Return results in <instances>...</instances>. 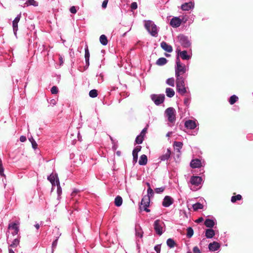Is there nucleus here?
Wrapping results in <instances>:
<instances>
[{
  "instance_id": "33",
  "label": "nucleus",
  "mask_w": 253,
  "mask_h": 253,
  "mask_svg": "<svg viewBox=\"0 0 253 253\" xmlns=\"http://www.w3.org/2000/svg\"><path fill=\"white\" fill-rule=\"evenodd\" d=\"M193 208L195 211H197L199 209H202L203 206L200 203H196L193 205Z\"/></svg>"
},
{
  "instance_id": "24",
  "label": "nucleus",
  "mask_w": 253,
  "mask_h": 253,
  "mask_svg": "<svg viewBox=\"0 0 253 253\" xmlns=\"http://www.w3.org/2000/svg\"><path fill=\"white\" fill-rule=\"evenodd\" d=\"M215 222L213 220L211 219H207L205 221V225L207 227L212 228L214 226Z\"/></svg>"
},
{
  "instance_id": "43",
  "label": "nucleus",
  "mask_w": 253,
  "mask_h": 253,
  "mask_svg": "<svg viewBox=\"0 0 253 253\" xmlns=\"http://www.w3.org/2000/svg\"><path fill=\"white\" fill-rule=\"evenodd\" d=\"M50 91L52 94H55L58 93V89L56 86H53L51 87Z\"/></svg>"
},
{
  "instance_id": "32",
  "label": "nucleus",
  "mask_w": 253,
  "mask_h": 253,
  "mask_svg": "<svg viewBox=\"0 0 253 253\" xmlns=\"http://www.w3.org/2000/svg\"><path fill=\"white\" fill-rule=\"evenodd\" d=\"M238 97L236 95H233L230 97L229 102L230 104L233 105L238 100Z\"/></svg>"
},
{
  "instance_id": "52",
  "label": "nucleus",
  "mask_w": 253,
  "mask_h": 253,
  "mask_svg": "<svg viewBox=\"0 0 253 253\" xmlns=\"http://www.w3.org/2000/svg\"><path fill=\"white\" fill-rule=\"evenodd\" d=\"M108 1L109 0H104L103 2H102V7L103 8V9H105L107 7V3L108 2Z\"/></svg>"
},
{
  "instance_id": "9",
  "label": "nucleus",
  "mask_w": 253,
  "mask_h": 253,
  "mask_svg": "<svg viewBox=\"0 0 253 253\" xmlns=\"http://www.w3.org/2000/svg\"><path fill=\"white\" fill-rule=\"evenodd\" d=\"M187 21V19H186L185 20H184V18L182 19H180L178 17H174L172 18L170 22V25L174 28H177L180 26V24H181L182 22H183L184 23H185Z\"/></svg>"
},
{
  "instance_id": "41",
  "label": "nucleus",
  "mask_w": 253,
  "mask_h": 253,
  "mask_svg": "<svg viewBox=\"0 0 253 253\" xmlns=\"http://www.w3.org/2000/svg\"><path fill=\"white\" fill-rule=\"evenodd\" d=\"M84 50H85V54H84L85 59H89L90 54H89V50L88 49L87 45L85 46Z\"/></svg>"
},
{
  "instance_id": "35",
  "label": "nucleus",
  "mask_w": 253,
  "mask_h": 253,
  "mask_svg": "<svg viewBox=\"0 0 253 253\" xmlns=\"http://www.w3.org/2000/svg\"><path fill=\"white\" fill-rule=\"evenodd\" d=\"M13 30L14 35L17 36V31L18 30V23H15L14 21L12 22Z\"/></svg>"
},
{
  "instance_id": "61",
  "label": "nucleus",
  "mask_w": 253,
  "mask_h": 253,
  "mask_svg": "<svg viewBox=\"0 0 253 253\" xmlns=\"http://www.w3.org/2000/svg\"><path fill=\"white\" fill-rule=\"evenodd\" d=\"M204 220V219L203 217H200L198 219L196 220V222L197 223H200L202 222Z\"/></svg>"
},
{
  "instance_id": "50",
  "label": "nucleus",
  "mask_w": 253,
  "mask_h": 253,
  "mask_svg": "<svg viewBox=\"0 0 253 253\" xmlns=\"http://www.w3.org/2000/svg\"><path fill=\"white\" fill-rule=\"evenodd\" d=\"M70 11L71 13L75 14L77 12L76 7L74 6H72L70 8Z\"/></svg>"
},
{
  "instance_id": "55",
  "label": "nucleus",
  "mask_w": 253,
  "mask_h": 253,
  "mask_svg": "<svg viewBox=\"0 0 253 253\" xmlns=\"http://www.w3.org/2000/svg\"><path fill=\"white\" fill-rule=\"evenodd\" d=\"M48 102L49 104L52 106L56 104V101L54 99H51Z\"/></svg>"
},
{
  "instance_id": "22",
  "label": "nucleus",
  "mask_w": 253,
  "mask_h": 253,
  "mask_svg": "<svg viewBox=\"0 0 253 253\" xmlns=\"http://www.w3.org/2000/svg\"><path fill=\"white\" fill-rule=\"evenodd\" d=\"M143 231L139 226L135 227V235L137 237L141 238L143 237Z\"/></svg>"
},
{
  "instance_id": "13",
  "label": "nucleus",
  "mask_w": 253,
  "mask_h": 253,
  "mask_svg": "<svg viewBox=\"0 0 253 253\" xmlns=\"http://www.w3.org/2000/svg\"><path fill=\"white\" fill-rule=\"evenodd\" d=\"M173 203V200L172 198L169 196H166L163 200V206L164 207H169Z\"/></svg>"
},
{
  "instance_id": "7",
  "label": "nucleus",
  "mask_w": 253,
  "mask_h": 253,
  "mask_svg": "<svg viewBox=\"0 0 253 253\" xmlns=\"http://www.w3.org/2000/svg\"><path fill=\"white\" fill-rule=\"evenodd\" d=\"M181 45L185 48H188L190 46L191 42L188 38L183 35H180L177 37Z\"/></svg>"
},
{
  "instance_id": "27",
  "label": "nucleus",
  "mask_w": 253,
  "mask_h": 253,
  "mask_svg": "<svg viewBox=\"0 0 253 253\" xmlns=\"http://www.w3.org/2000/svg\"><path fill=\"white\" fill-rule=\"evenodd\" d=\"M123 199L120 196H117L115 199V204L117 207H120L122 205Z\"/></svg>"
},
{
  "instance_id": "30",
  "label": "nucleus",
  "mask_w": 253,
  "mask_h": 253,
  "mask_svg": "<svg viewBox=\"0 0 253 253\" xmlns=\"http://www.w3.org/2000/svg\"><path fill=\"white\" fill-rule=\"evenodd\" d=\"M19 242H20V241H19V239H18V238L15 239L13 241L12 243L9 245V247H11V248H16L19 245Z\"/></svg>"
},
{
  "instance_id": "28",
  "label": "nucleus",
  "mask_w": 253,
  "mask_h": 253,
  "mask_svg": "<svg viewBox=\"0 0 253 253\" xmlns=\"http://www.w3.org/2000/svg\"><path fill=\"white\" fill-rule=\"evenodd\" d=\"M99 41L100 43L103 45H106L108 43L107 38L104 35H101L99 38Z\"/></svg>"
},
{
  "instance_id": "19",
  "label": "nucleus",
  "mask_w": 253,
  "mask_h": 253,
  "mask_svg": "<svg viewBox=\"0 0 253 253\" xmlns=\"http://www.w3.org/2000/svg\"><path fill=\"white\" fill-rule=\"evenodd\" d=\"M161 46L164 50L167 52H171L172 51V46L165 42H162L161 43Z\"/></svg>"
},
{
  "instance_id": "17",
  "label": "nucleus",
  "mask_w": 253,
  "mask_h": 253,
  "mask_svg": "<svg viewBox=\"0 0 253 253\" xmlns=\"http://www.w3.org/2000/svg\"><path fill=\"white\" fill-rule=\"evenodd\" d=\"M220 244L216 242H213L211 243H210L209 245V250L211 252H215L220 248Z\"/></svg>"
},
{
  "instance_id": "53",
  "label": "nucleus",
  "mask_w": 253,
  "mask_h": 253,
  "mask_svg": "<svg viewBox=\"0 0 253 253\" xmlns=\"http://www.w3.org/2000/svg\"><path fill=\"white\" fill-rule=\"evenodd\" d=\"M31 144H32V147L34 149H36L37 148L38 145H37L36 142L35 141V140L34 139H32V142Z\"/></svg>"
},
{
  "instance_id": "26",
  "label": "nucleus",
  "mask_w": 253,
  "mask_h": 253,
  "mask_svg": "<svg viewBox=\"0 0 253 253\" xmlns=\"http://www.w3.org/2000/svg\"><path fill=\"white\" fill-rule=\"evenodd\" d=\"M166 93L168 97H172L175 94V92L172 88L168 87L166 89Z\"/></svg>"
},
{
  "instance_id": "45",
  "label": "nucleus",
  "mask_w": 253,
  "mask_h": 253,
  "mask_svg": "<svg viewBox=\"0 0 253 253\" xmlns=\"http://www.w3.org/2000/svg\"><path fill=\"white\" fill-rule=\"evenodd\" d=\"M165 190L164 187H161L159 188H157L155 189V192L157 193H162Z\"/></svg>"
},
{
  "instance_id": "29",
  "label": "nucleus",
  "mask_w": 253,
  "mask_h": 253,
  "mask_svg": "<svg viewBox=\"0 0 253 253\" xmlns=\"http://www.w3.org/2000/svg\"><path fill=\"white\" fill-rule=\"evenodd\" d=\"M167 244L169 248H172L175 246V242L173 239L169 238L167 241Z\"/></svg>"
},
{
  "instance_id": "1",
  "label": "nucleus",
  "mask_w": 253,
  "mask_h": 253,
  "mask_svg": "<svg viewBox=\"0 0 253 253\" xmlns=\"http://www.w3.org/2000/svg\"><path fill=\"white\" fill-rule=\"evenodd\" d=\"M174 70L176 80H186L187 78L186 73L187 69L185 65L181 63L178 57L176 60Z\"/></svg>"
},
{
  "instance_id": "5",
  "label": "nucleus",
  "mask_w": 253,
  "mask_h": 253,
  "mask_svg": "<svg viewBox=\"0 0 253 253\" xmlns=\"http://www.w3.org/2000/svg\"><path fill=\"white\" fill-rule=\"evenodd\" d=\"M185 80H176V91L182 95L187 92V87L185 86Z\"/></svg>"
},
{
  "instance_id": "10",
  "label": "nucleus",
  "mask_w": 253,
  "mask_h": 253,
  "mask_svg": "<svg viewBox=\"0 0 253 253\" xmlns=\"http://www.w3.org/2000/svg\"><path fill=\"white\" fill-rule=\"evenodd\" d=\"M202 181V177L198 176H191L190 180V183L194 186H199Z\"/></svg>"
},
{
  "instance_id": "8",
  "label": "nucleus",
  "mask_w": 253,
  "mask_h": 253,
  "mask_svg": "<svg viewBox=\"0 0 253 253\" xmlns=\"http://www.w3.org/2000/svg\"><path fill=\"white\" fill-rule=\"evenodd\" d=\"M151 98L156 105H159L164 102L165 97L164 94H152Z\"/></svg>"
},
{
  "instance_id": "34",
  "label": "nucleus",
  "mask_w": 253,
  "mask_h": 253,
  "mask_svg": "<svg viewBox=\"0 0 253 253\" xmlns=\"http://www.w3.org/2000/svg\"><path fill=\"white\" fill-rule=\"evenodd\" d=\"M194 234V231L192 227H188L187 229V237L188 238H191Z\"/></svg>"
},
{
  "instance_id": "25",
  "label": "nucleus",
  "mask_w": 253,
  "mask_h": 253,
  "mask_svg": "<svg viewBox=\"0 0 253 253\" xmlns=\"http://www.w3.org/2000/svg\"><path fill=\"white\" fill-rule=\"evenodd\" d=\"M141 147L139 145L135 147L132 151L133 158H138V153L141 150Z\"/></svg>"
},
{
  "instance_id": "59",
  "label": "nucleus",
  "mask_w": 253,
  "mask_h": 253,
  "mask_svg": "<svg viewBox=\"0 0 253 253\" xmlns=\"http://www.w3.org/2000/svg\"><path fill=\"white\" fill-rule=\"evenodd\" d=\"M190 101V98L189 97H186L184 99V103L186 105H187L189 104Z\"/></svg>"
},
{
  "instance_id": "20",
  "label": "nucleus",
  "mask_w": 253,
  "mask_h": 253,
  "mask_svg": "<svg viewBox=\"0 0 253 253\" xmlns=\"http://www.w3.org/2000/svg\"><path fill=\"white\" fill-rule=\"evenodd\" d=\"M182 146L183 143L182 142L179 141H175L173 144L174 151H176L177 153H179L180 152V150L182 148Z\"/></svg>"
},
{
  "instance_id": "23",
  "label": "nucleus",
  "mask_w": 253,
  "mask_h": 253,
  "mask_svg": "<svg viewBox=\"0 0 253 253\" xmlns=\"http://www.w3.org/2000/svg\"><path fill=\"white\" fill-rule=\"evenodd\" d=\"M168 62L166 58L164 57H161L159 58L156 61V64L159 66H163L165 65Z\"/></svg>"
},
{
  "instance_id": "51",
  "label": "nucleus",
  "mask_w": 253,
  "mask_h": 253,
  "mask_svg": "<svg viewBox=\"0 0 253 253\" xmlns=\"http://www.w3.org/2000/svg\"><path fill=\"white\" fill-rule=\"evenodd\" d=\"M79 192V190L75 189L72 192L71 195L72 197H73L75 196Z\"/></svg>"
},
{
  "instance_id": "56",
  "label": "nucleus",
  "mask_w": 253,
  "mask_h": 253,
  "mask_svg": "<svg viewBox=\"0 0 253 253\" xmlns=\"http://www.w3.org/2000/svg\"><path fill=\"white\" fill-rule=\"evenodd\" d=\"M193 251L194 253H201L200 250L197 246L193 248Z\"/></svg>"
},
{
  "instance_id": "46",
  "label": "nucleus",
  "mask_w": 253,
  "mask_h": 253,
  "mask_svg": "<svg viewBox=\"0 0 253 253\" xmlns=\"http://www.w3.org/2000/svg\"><path fill=\"white\" fill-rule=\"evenodd\" d=\"M58 239V237H57L56 239L53 242L52 244V250H53L54 249H55L56 248V246L57 245Z\"/></svg>"
},
{
  "instance_id": "64",
  "label": "nucleus",
  "mask_w": 253,
  "mask_h": 253,
  "mask_svg": "<svg viewBox=\"0 0 253 253\" xmlns=\"http://www.w3.org/2000/svg\"><path fill=\"white\" fill-rule=\"evenodd\" d=\"M121 154V151H118L116 152V155L117 157H120Z\"/></svg>"
},
{
  "instance_id": "44",
  "label": "nucleus",
  "mask_w": 253,
  "mask_h": 253,
  "mask_svg": "<svg viewBox=\"0 0 253 253\" xmlns=\"http://www.w3.org/2000/svg\"><path fill=\"white\" fill-rule=\"evenodd\" d=\"M148 159H139V164L141 166H144L147 164Z\"/></svg>"
},
{
  "instance_id": "39",
  "label": "nucleus",
  "mask_w": 253,
  "mask_h": 253,
  "mask_svg": "<svg viewBox=\"0 0 253 253\" xmlns=\"http://www.w3.org/2000/svg\"><path fill=\"white\" fill-rule=\"evenodd\" d=\"M97 91L96 89H92L89 92V96L94 98L97 96Z\"/></svg>"
},
{
  "instance_id": "38",
  "label": "nucleus",
  "mask_w": 253,
  "mask_h": 253,
  "mask_svg": "<svg viewBox=\"0 0 253 253\" xmlns=\"http://www.w3.org/2000/svg\"><path fill=\"white\" fill-rule=\"evenodd\" d=\"M242 199V196L241 195H237L235 196H232L231 198V202L232 203L236 202L237 200H240Z\"/></svg>"
},
{
  "instance_id": "16",
  "label": "nucleus",
  "mask_w": 253,
  "mask_h": 253,
  "mask_svg": "<svg viewBox=\"0 0 253 253\" xmlns=\"http://www.w3.org/2000/svg\"><path fill=\"white\" fill-rule=\"evenodd\" d=\"M177 51L178 55H179L180 57L183 60H189L191 57V55H188L187 54V51L186 50L181 51L180 50L177 49Z\"/></svg>"
},
{
  "instance_id": "49",
  "label": "nucleus",
  "mask_w": 253,
  "mask_h": 253,
  "mask_svg": "<svg viewBox=\"0 0 253 253\" xmlns=\"http://www.w3.org/2000/svg\"><path fill=\"white\" fill-rule=\"evenodd\" d=\"M154 250L157 253H160L161 252V245H157L154 247Z\"/></svg>"
},
{
  "instance_id": "54",
  "label": "nucleus",
  "mask_w": 253,
  "mask_h": 253,
  "mask_svg": "<svg viewBox=\"0 0 253 253\" xmlns=\"http://www.w3.org/2000/svg\"><path fill=\"white\" fill-rule=\"evenodd\" d=\"M147 127H145L141 131L140 134H139L141 136H142L143 137H144L145 135V133L147 131Z\"/></svg>"
},
{
  "instance_id": "57",
  "label": "nucleus",
  "mask_w": 253,
  "mask_h": 253,
  "mask_svg": "<svg viewBox=\"0 0 253 253\" xmlns=\"http://www.w3.org/2000/svg\"><path fill=\"white\" fill-rule=\"evenodd\" d=\"M20 18H21V14H19L15 18V19H14L13 21L15 22V23H18L19 22L20 19Z\"/></svg>"
},
{
  "instance_id": "14",
  "label": "nucleus",
  "mask_w": 253,
  "mask_h": 253,
  "mask_svg": "<svg viewBox=\"0 0 253 253\" xmlns=\"http://www.w3.org/2000/svg\"><path fill=\"white\" fill-rule=\"evenodd\" d=\"M190 166L193 169L199 168L202 166V163L200 159H192Z\"/></svg>"
},
{
  "instance_id": "18",
  "label": "nucleus",
  "mask_w": 253,
  "mask_h": 253,
  "mask_svg": "<svg viewBox=\"0 0 253 253\" xmlns=\"http://www.w3.org/2000/svg\"><path fill=\"white\" fill-rule=\"evenodd\" d=\"M194 3L192 2H185L181 5V9L183 10L188 11L194 8Z\"/></svg>"
},
{
  "instance_id": "36",
  "label": "nucleus",
  "mask_w": 253,
  "mask_h": 253,
  "mask_svg": "<svg viewBox=\"0 0 253 253\" xmlns=\"http://www.w3.org/2000/svg\"><path fill=\"white\" fill-rule=\"evenodd\" d=\"M166 83L171 86H174V79L173 78H169L166 81Z\"/></svg>"
},
{
  "instance_id": "6",
  "label": "nucleus",
  "mask_w": 253,
  "mask_h": 253,
  "mask_svg": "<svg viewBox=\"0 0 253 253\" xmlns=\"http://www.w3.org/2000/svg\"><path fill=\"white\" fill-rule=\"evenodd\" d=\"M150 199L149 196H144L141 199L139 209L140 210H143L145 211L149 212L150 210L148 209L150 205Z\"/></svg>"
},
{
  "instance_id": "11",
  "label": "nucleus",
  "mask_w": 253,
  "mask_h": 253,
  "mask_svg": "<svg viewBox=\"0 0 253 253\" xmlns=\"http://www.w3.org/2000/svg\"><path fill=\"white\" fill-rule=\"evenodd\" d=\"M47 179L51 183L52 185L55 183L57 185H59V180L57 174L51 173L47 177Z\"/></svg>"
},
{
  "instance_id": "47",
  "label": "nucleus",
  "mask_w": 253,
  "mask_h": 253,
  "mask_svg": "<svg viewBox=\"0 0 253 253\" xmlns=\"http://www.w3.org/2000/svg\"><path fill=\"white\" fill-rule=\"evenodd\" d=\"M130 8L131 10H135L137 8V4L136 2H133L131 3Z\"/></svg>"
},
{
  "instance_id": "60",
  "label": "nucleus",
  "mask_w": 253,
  "mask_h": 253,
  "mask_svg": "<svg viewBox=\"0 0 253 253\" xmlns=\"http://www.w3.org/2000/svg\"><path fill=\"white\" fill-rule=\"evenodd\" d=\"M20 140L21 142H25L26 140V137L24 136H21L20 137Z\"/></svg>"
},
{
  "instance_id": "37",
  "label": "nucleus",
  "mask_w": 253,
  "mask_h": 253,
  "mask_svg": "<svg viewBox=\"0 0 253 253\" xmlns=\"http://www.w3.org/2000/svg\"><path fill=\"white\" fill-rule=\"evenodd\" d=\"M143 136L138 135L135 139V142L138 144H141L143 141Z\"/></svg>"
},
{
  "instance_id": "21",
  "label": "nucleus",
  "mask_w": 253,
  "mask_h": 253,
  "mask_svg": "<svg viewBox=\"0 0 253 253\" xmlns=\"http://www.w3.org/2000/svg\"><path fill=\"white\" fill-rule=\"evenodd\" d=\"M215 235L214 231L212 229H208L206 230L205 236L207 238H212Z\"/></svg>"
},
{
  "instance_id": "63",
  "label": "nucleus",
  "mask_w": 253,
  "mask_h": 253,
  "mask_svg": "<svg viewBox=\"0 0 253 253\" xmlns=\"http://www.w3.org/2000/svg\"><path fill=\"white\" fill-rule=\"evenodd\" d=\"M57 193H58V195H60L61 193V188L60 187V186H58L57 188Z\"/></svg>"
},
{
  "instance_id": "4",
  "label": "nucleus",
  "mask_w": 253,
  "mask_h": 253,
  "mask_svg": "<svg viewBox=\"0 0 253 253\" xmlns=\"http://www.w3.org/2000/svg\"><path fill=\"white\" fill-rule=\"evenodd\" d=\"M154 229L157 235L161 236L165 231V224L164 222L160 220L157 219L154 221Z\"/></svg>"
},
{
  "instance_id": "31",
  "label": "nucleus",
  "mask_w": 253,
  "mask_h": 253,
  "mask_svg": "<svg viewBox=\"0 0 253 253\" xmlns=\"http://www.w3.org/2000/svg\"><path fill=\"white\" fill-rule=\"evenodd\" d=\"M27 5H33L34 6H38V2L35 0H28L26 2Z\"/></svg>"
},
{
  "instance_id": "40",
  "label": "nucleus",
  "mask_w": 253,
  "mask_h": 253,
  "mask_svg": "<svg viewBox=\"0 0 253 253\" xmlns=\"http://www.w3.org/2000/svg\"><path fill=\"white\" fill-rule=\"evenodd\" d=\"M0 175L2 176H5V174L4 173V168L1 159H0Z\"/></svg>"
},
{
  "instance_id": "42",
  "label": "nucleus",
  "mask_w": 253,
  "mask_h": 253,
  "mask_svg": "<svg viewBox=\"0 0 253 253\" xmlns=\"http://www.w3.org/2000/svg\"><path fill=\"white\" fill-rule=\"evenodd\" d=\"M154 192L153 189L149 187L147 189V195L146 196H149V197L150 198L151 196H152L153 195Z\"/></svg>"
},
{
  "instance_id": "2",
  "label": "nucleus",
  "mask_w": 253,
  "mask_h": 253,
  "mask_svg": "<svg viewBox=\"0 0 253 253\" xmlns=\"http://www.w3.org/2000/svg\"><path fill=\"white\" fill-rule=\"evenodd\" d=\"M144 26L148 33L153 37L158 36V28L154 22L151 20H144Z\"/></svg>"
},
{
  "instance_id": "12",
  "label": "nucleus",
  "mask_w": 253,
  "mask_h": 253,
  "mask_svg": "<svg viewBox=\"0 0 253 253\" xmlns=\"http://www.w3.org/2000/svg\"><path fill=\"white\" fill-rule=\"evenodd\" d=\"M184 126L188 129H193L196 127L197 124L196 121L189 120L185 122Z\"/></svg>"
},
{
  "instance_id": "3",
  "label": "nucleus",
  "mask_w": 253,
  "mask_h": 253,
  "mask_svg": "<svg viewBox=\"0 0 253 253\" xmlns=\"http://www.w3.org/2000/svg\"><path fill=\"white\" fill-rule=\"evenodd\" d=\"M165 116L169 123L173 124L176 120V111L173 107H169L165 111Z\"/></svg>"
},
{
  "instance_id": "58",
  "label": "nucleus",
  "mask_w": 253,
  "mask_h": 253,
  "mask_svg": "<svg viewBox=\"0 0 253 253\" xmlns=\"http://www.w3.org/2000/svg\"><path fill=\"white\" fill-rule=\"evenodd\" d=\"M85 69H87L89 65V59H85Z\"/></svg>"
},
{
  "instance_id": "62",
  "label": "nucleus",
  "mask_w": 253,
  "mask_h": 253,
  "mask_svg": "<svg viewBox=\"0 0 253 253\" xmlns=\"http://www.w3.org/2000/svg\"><path fill=\"white\" fill-rule=\"evenodd\" d=\"M59 60L60 61V64L61 65L63 63V58L61 56H59Z\"/></svg>"
},
{
  "instance_id": "15",
  "label": "nucleus",
  "mask_w": 253,
  "mask_h": 253,
  "mask_svg": "<svg viewBox=\"0 0 253 253\" xmlns=\"http://www.w3.org/2000/svg\"><path fill=\"white\" fill-rule=\"evenodd\" d=\"M8 229L14 230V232L12 233L13 235L18 234L19 231L18 224L16 223H9L8 225Z\"/></svg>"
},
{
  "instance_id": "48",
  "label": "nucleus",
  "mask_w": 253,
  "mask_h": 253,
  "mask_svg": "<svg viewBox=\"0 0 253 253\" xmlns=\"http://www.w3.org/2000/svg\"><path fill=\"white\" fill-rule=\"evenodd\" d=\"M170 150L169 149H167V152L165 156H163L161 158H169L170 157Z\"/></svg>"
}]
</instances>
